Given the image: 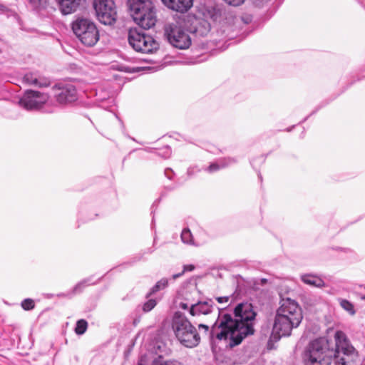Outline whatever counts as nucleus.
Returning a JSON list of instances; mask_svg holds the SVG:
<instances>
[{"label":"nucleus","instance_id":"f257e3e1","mask_svg":"<svg viewBox=\"0 0 365 365\" xmlns=\"http://www.w3.org/2000/svg\"><path fill=\"white\" fill-rule=\"evenodd\" d=\"M234 313L239 319H233L230 314H225L221 317L219 324H215L212 329V332L217 329H220L216 333V338L219 340L229 339L231 347L239 345L245 337L254 334L253 325L257 316L252 305L247 303L238 304Z\"/></svg>","mask_w":365,"mask_h":365},{"label":"nucleus","instance_id":"f03ea898","mask_svg":"<svg viewBox=\"0 0 365 365\" xmlns=\"http://www.w3.org/2000/svg\"><path fill=\"white\" fill-rule=\"evenodd\" d=\"M172 329L175 337L183 346L192 348L200 342L197 329L181 312H176L172 319Z\"/></svg>","mask_w":365,"mask_h":365},{"label":"nucleus","instance_id":"7ed1b4c3","mask_svg":"<svg viewBox=\"0 0 365 365\" xmlns=\"http://www.w3.org/2000/svg\"><path fill=\"white\" fill-rule=\"evenodd\" d=\"M133 21L141 28L150 29L157 21L156 9L152 0H128Z\"/></svg>","mask_w":365,"mask_h":365},{"label":"nucleus","instance_id":"20e7f679","mask_svg":"<svg viewBox=\"0 0 365 365\" xmlns=\"http://www.w3.org/2000/svg\"><path fill=\"white\" fill-rule=\"evenodd\" d=\"M333 351L330 350L325 339L314 340L307 346L304 353L306 365H329Z\"/></svg>","mask_w":365,"mask_h":365},{"label":"nucleus","instance_id":"39448f33","mask_svg":"<svg viewBox=\"0 0 365 365\" xmlns=\"http://www.w3.org/2000/svg\"><path fill=\"white\" fill-rule=\"evenodd\" d=\"M185 26V20L178 18L168 23L164 28L165 36L169 43L180 49L187 48L191 44V38Z\"/></svg>","mask_w":365,"mask_h":365},{"label":"nucleus","instance_id":"423d86ee","mask_svg":"<svg viewBox=\"0 0 365 365\" xmlns=\"http://www.w3.org/2000/svg\"><path fill=\"white\" fill-rule=\"evenodd\" d=\"M72 30L78 39L86 46H93L99 40L98 30L91 20L78 18L72 23Z\"/></svg>","mask_w":365,"mask_h":365},{"label":"nucleus","instance_id":"0eeeda50","mask_svg":"<svg viewBox=\"0 0 365 365\" xmlns=\"http://www.w3.org/2000/svg\"><path fill=\"white\" fill-rule=\"evenodd\" d=\"M336 348L334 354L336 364L338 365H350L357 356L354 347L350 344L346 334L337 331L334 336Z\"/></svg>","mask_w":365,"mask_h":365},{"label":"nucleus","instance_id":"6e6552de","mask_svg":"<svg viewBox=\"0 0 365 365\" xmlns=\"http://www.w3.org/2000/svg\"><path fill=\"white\" fill-rule=\"evenodd\" d=\"M128 40L132 48L138 52L153 53L158 48V42L152 36L142 34L137 29L129 31Z\"/></svg>","mask_w":365,"mask_h":365},{"label":"nucleus","instance_id":"1a4fd4ad","mask_svg":"<svg viewBox=\"0 0 365 365\" xmlns=\"http://www.w3.org/2000/svg\"><path fill=\"white\" fill-rule=\"evenodd\" d=\"M93 8L98 21L111 25L116 21L117 11L113 0H93Z\"/></svg>","mask_w":365,"mask_h":365},{"label":"nucleus","instance_id":"9d476101","mask_svg":"<svg viewBox=\"0 0 365 365\" xmlns=\"http://www.w3.org/2000/svg\"><path fill=\"white\" fill-rule=\"evenodd\" d=\"M299 325L297 323H294L293 321H289L286 316L277 313L270 341H277L282 336H290L292 329L297 328Z\"/></svg>","mask_w":365,"mask_h":365},{"label":"nucleus","instance_id":"9b49d317","mask_svg":"<svg viewBox=\"0 0 365 365\" xmlns=\"http://www.w3.org/2000/svg\"><path fill=\"white\" fill-rule=\"evenodd\" d=\"M277 313L286 316L289 321H293L294 323L299 324L303 319L300 307L294 300L289 298L283 301L282 306L279 308Z\"/></svg>","mask_w":365,"mask_h":365},{"label":"nucleus","instance_id":"f8f14e48","mask_svg":"<svg viewBox=\"0 0 365 365\" xmlns=\"http://www.w3.org/2000/svg\"><path fill=\"white\" fill-rule=\"evenodd\" d=\"M48 99L45 93L38 91H27L20 99L19 104L26 110H32L40 108Z\"/></svg>","mask_w":365,"mask_h":365},{"label":"nucleus","instance_id":"ddd939ff","mask_svg":"<svg viewBox=\"0 0 365 365\" xmlns=\"http://www.w3.org/2000/svg\"><path fill=\"white\" fill-rule=\"evenodd\" d=\"M55 98L60 104H66L76 101V89L71 84L55 86L53 88Z\"/></svg>","mask_w":365,"mask_h":365},{"label":"nucleus","instance_id":"4468645a","mask_svg":"<svg viewBox=\"0 0 365 365\" xmlns=\"http://www.w3.org/2000/svg\"><path fill=\"white\" fill-rule=\"evenodd\" d=\"M168 8L179 11H187L192 6V0H161Z\"/></svg>","mask_w":365,"mask_h":365},{"label":"nucleus","instance_id":"2eb2a0df","mask_svg":"<svg viewBox=\"0 0 365 365\" xmlns=\"http://www.w3.org/2000/svg\"><path fill=\"white\" fill-rule=\"evenodd\" d=\"M84 0H57L60 9L63 14L75 12Z\"/></svg>","mask_w":365,"mask_h":365},{"label":"nucleus","instance_id":"dca6fc26","mask_svg":"<svg viewBox=\"0 0 365 365\" xmlns=\"http://www.w3.org/2000/svg\"><path fill=\"white\" fill-rule=\"evenodd\" d=\"M190 314L195 317L200 314H208L211 312V307L207 302H198L192 304L190 308Z\"/></svg>","mask_w":365,"mask_h":365},{"label":"nucleus","instance_id":"f3484780","mask_svg":"<svg viewBox=\"0 0 365 365\" xmlns=\"http://www.w3.org/2000/svg\"><path fill=\"white\" fill-rule=\"evenodd\" d=\"M302 280L312 287L321 288L325 286L324 281L319 275H302Z\"/></svg>","mask_w":365,"mask_h":365},{"label":"nucleus","instance_id":"a211bd4d","mask_svg":"<svg viewBox=\"0 0 365 365\" xmlns=\"http://www.w3.org/2000/svg\"><path fill=\"white\" fill-rule=\"evenodd\" d=\"M267 283L268 280L266 278H261L259 280H253L249 282L248 286L254 290H259Z\"/></svg>","mask_w":365,"mask_h":365},{"label":"nucleus","instance_id":"6ab92c4d","mask_svg":"<svg viewBox=\"0 0 365 365\" xmlns=\"http://www.w3.org/2000/svg\"><path fill=\"white\" fill-rule=\"evenodd\" d=\"M197 24L200 25L195 29L194 32L200 35H205L210 31V24L206 21H197Z\"/></svg>","mask_w":365,"mask_h":365},{"label":"nucleus","instance_id":"aec40b11","mask_svg":"<svg viewBox=\"0 0 365 365\" xmlns=\"http://www.w3.org/2000/svg\"><path fill=\"white\" fill-rule=\"evenodd\" d=\"M339 304L341 307L348 312L351 315H354L356 312L354 309V307L352 303H351L349 301L344 299H339Z\"/></svg>","mask_w":365,"mask_h":365},{"label":"nucleus","instance_id":"412c9836","mask_svg":"<svg viewBox=\"0 0 365 365\" xmlns=\"http://www.w3.org/2000/svg\"><path fill=\"white\" fill-rule=\"evenodd\" d=\"M88 328V323L85 319H80L76 323V327L75 328V332L81 335L86 332Z\"/></svg>","mask_w":365,"mask_h":365},{"label":"nucleus","instance_id":"4be33fe9","mask_svg":"<svg viewBox=\"0 0 365 365\" xmlns=\"http://www.w3.org/2000/svg\"><path fill=\"white\" fill-rule=\"evenodd\" d=\"M181 240L184 243L195 245L192 235L189 229H184L181 233Z\"/></svg>","mask_w":365,"mask_h":365},{"label":"nucleus","instance_id":"5701e85b","mask_svg":"<svg viewBox=\"0 0 365 365\" xmlns=\"http://www.w3.org/2000/svg\"><path fill=\"white\" fill-rule=\"evenodd\" d=\"M24 81L26 82H27L29 84H31V85H35V86H46L48 84L46 83H41L38 82V80L34 77L32 75H26L24 76Z\"/></svg>","mask_w":365,"mask_h":365},{"label":"nucleus","instance_id":"b1692460","mask_svg":"<svg viewBox=\"0 0 365 365\" xmlns=\"http://www.w3.org/2000/svg\"><path fill=\"white\" fill-rule=\"evenodd\" d=\"M21 307L24 310H31L35 307V302L32 299L28 298L21 302Z\"/></svg>","mask_w":365,"mask_h":365},{"label":"nucleus","instance_id":"393cba45","mask_svg":"<svg viewBox=\"0 0 365 365\" xmlns=\"http://www.w3.org/2000/svg\"><path fill=\"white\" fill-rule=\"evenodd\" d=\"M168 284V281L165 279H163L158 282L152 288L151 292L150 294L155 293L159 291L161 289L165 288Z\"/></svg>","mask_w":365,"mask_h":365},{"label":"nucleus","instance_id":"a878e982","mask_svg":"<svg viewBox=\"0 0 365 365\" xmlns=\"http://www.w3.org/2000/svg\"><path fill=\"white\" fill-rule=\"evenodd\" d=\"M156 305V302L154 299H150L144 304L143 309L144 312H149L153 309Z\"/></svg>","mask_w":365,"mask_h":365},{"label":"nucleus","instance_id":"bb28decb","mask_svg":"<svg viewBox=\"0 0 365 365\" xmlns=\"http://www.w3.org/2000/svg\"><path fill=\"white\" fill-rule=\"evenodd\" d=\"M224 1L230 5H232L234 6H240L242 4H243L245 0H224Z\"/></svg>","mask_w":365,"mask_h":365},{"label":"nucleus","instance_id":"cd10ccee","mask_svg":"<svg viewBox=\"0 0 365 365\" xmlns=\"http://www.w3.org/2000/svg\"><path fill=\"white\" fill-rule=\"evenodd\" d=\"M195 270V266L192 264L185 265L183 272H192Z\"/></svg>","mask_w":365,"mask_h":365},{"label":"nucleus","instance_id":"c85d7f7f","mask_svg":"<svg viewBox=\"0 0 365 365\" xmlns=\"http://www.w3.org/2000/svg\"><path fill=\"white\" fill-rule=\"evenodd\" d=\"M219 168H220V166L217 164L213 163L208 167V170L210 172H213V171L218 170Z\"/></svg>","mask_w":365,"mask_h":365},{"label":"nucleus","instance_id":"c756f323","mask_svg":"<svg viewBox=\"0 0 365 365\" xmlns=\"http://www.w3.org/2000/svg\"><path fill=\"white\" fill-rule=\"evenodd\" d=\"M219 303L227 302L229 301V297H219L216 298Z\"/></svg>","mask_w":365,"mask_h":365},{"label":"nucleus","instance_id":"7c9ffc66","mask_svg":"<svg viewBox=\"0 0 365 365\" xmlns=\"http://www.w3.org/2000/svg\"><path fill=\"white\" fill-rule=\"evenodd\" d=\"M198 328L199 329H205V331L207 332L208 331V329H209V327L208 326L205 325V324H200L198 325Z\"/></svg>","mask_w":365,"mask_h":365},{"label":"nucleus","instance_id":"2f4dec72","mask_svg":"<svg viewBox=\"0 0 365 365\" xmlns=\"http://www.w3.org/2000/svg\"><path fill=\"white\" fill-rule=\"evenodd\" d=\"M180 307L182 308V309H188V306L186 303H180Z\"/></svg>","mask_w":365,"mask_h":365},{"label":"nucleus","instance_id":"473e14b6","mask_svg":"<svg viewBox=\"0 0 365 365\" xmlns=\"http://www.w3.org/2000/svg\"><path fill=\"white\" fill-rule=\"evenodd\" d=\"M220 270H221V271H227L225 268H222V267L217 269V271H220Z\"/></svg>","mask_w":365,"mask_h":365},{"label":"nucleus","instance_id":"72a5a7b5","mask_svg":"<svg viewBox=\"0 0 365 365\" xmlns=\"http://www.w3.org/2000/svg\"><path fill=\"white\" fill-rule=\"evenodd\" d=\"M180 275L178 274H176V275H173V279H176L178 277H179Z\"/></svg>","mask_w":365,"mask_h":365},{"label":"nucleus","instance_id":"f704fd0d","mask_svg":"<svg viewBox=\"0 0 365 365\" xmlns=\"http://www.w3.org/2000/svg\"><path fill=\"white\" fill-rule=\"evenodd\" d=\"M361 299H363V300H365V295L362 296V297H361Z\"/></svg>","mask_w":365,"mask_h":365}]
</instances>
